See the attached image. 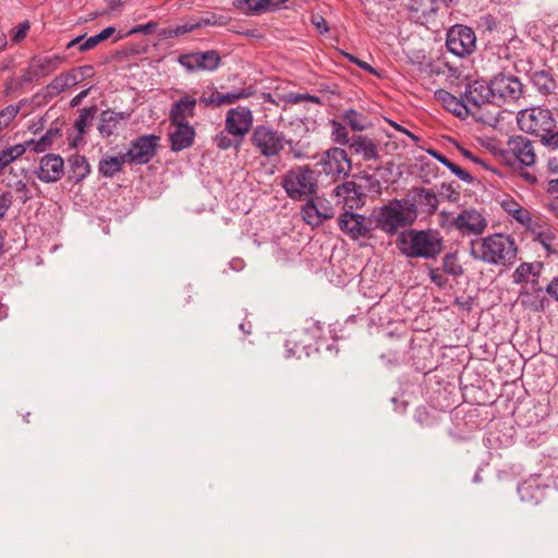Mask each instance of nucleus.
<instances>
[{"label":"nucleus","mask_w":558,"mask_h":558,"mask_svg":"<svg viewBox=\"0 0 558 558\" xmlns=\"http://www.w3.org/2000/svg\"><path fill=\"white\" fill-rule=\"evenodd\" d=\"M515 239L506 233H494L477 238L470 243L471 256L487 265L510 268L518 257Z\"/></svg>","instance_id":"nucleus-1"},{"label":"nucleus","mask_w":558,"mask_h":558,"mask_svg":"<svg viewBox=\"0 0 558 558\" xmlns=\"http://www.w3.org/2000/svg\"><path fill=\"white\" fill-rule=\"evenodd\" d=\"M416 219L417 213L413 203L405 198H393L380 207H375L371 213L374 229L388 235H395L399 229L412 226Z\"/></svg>","instance_id":"nucleus-2"},{"label":"nucleus","mask_w":558,"mask_h":558,"mask_svg":"<svg viewBox=\"0 0 558 558\" xmlns=\"http://www.w3.org/2000/svg\"><path fill=\"white\" fill-rule=\"evenodd\" d=\"M397 247L409 258H436L442 251V238L433 229H407L399 233Z\"/></svg>","instance_id":"nucleus-3"},{"label":"nucleus","mask_w":558,"mask_h":558,"mask_svg":"<svg viewBox=\"0 0 558 558\" xmlns=\"http://www.w3.org/2000/svg\"><path fill=\"white\" fill-rule=\"evenodd\" d=\"M281 186L292 201H305L316 195L318 183L310 166H295L281 177Z\"/></svg>","instance_id":"nucleus-4"},{"label":"nucleus","mask_w":558,"mask_h":558,"mask_svg":"<svg viewBox=\"0 0 558 558\" xmlns=\"http://www.w3.org/2000/svg\"><path fill=\"white\" fill-rule=\"evenodd\" d=\"M517 122L522 132L541 140L546 135L547 131H550L557 124L551 110L539 106L520 110L517 116Z\"/></svg>","instance_id":"nucleus-5"},{"label":"nucleus","mask_w":558,"mask_h":558,"mask_svg":"<svg viewBox=\"0 0 558 558\" xmlns=\"http://www.w3.org/2000/svg\"><path fill=\"white\" fill-rule=\"evenodd\" d=\"M251 142L255 149L267 158L278 156L287 144H291L282 132L268 125H257L253 130Z\"/></svg>","instance_id":"nucleus-6"},{"label":"nucleus","mask_w":558,"mask_h":558,"mask_svg":"<svg viewBox=\"0 0 558 558\" xmlns=\"http://www.w3.org/2000/svg\"><path fill=\"white\" fill-rule=\"evenodd\" d=\"M492 104L498 106L518 100L522 95V84L518 77L498 74L490 81Z\"/></svg>","instance_id":"nucleus-7"},{"label":"nucleus","mask_w":558,"mask_h":558,"mask_svg":"<svg viewBox=\"0 0 558 558\" xmlns=\"http://www.w3.org/2000/svg\"><path fill=\"white\" fill-rule=\"evenodd\" d=\"M323 172L333 180L347 178L352 170V162L347 151L339 147H332L324 153L319 162Z\"/></svg>","instance_id":"nucleus-8"},{"label":"nucleus","mask_w":558,"mask_h":558,"mask_svg":"<svg viewBox=\"0 0 558 558\" xmlns=\"http://www.w3.org/2000/svg\"><path fill=\"white\" fill-rule=\"evenodd\" d=\"M446 46L458 57L469 56L476 47L475 33L468 26L454 25L447 33Z\"/></svg>","instance_id":"nucleus-9"},{"label":"nucleus","mask_w":558,"mask_h":558,"mask_svg":"<svg viewBox=\"0 0 558 558\" xmlns=\"http://www.w3.org/2000/svg\"><path fill=\"white\" fill-rule=\"evenodd\" d=\"M508 163L513 159L524 167H532L536 162L534 142L523 135H515L508 140L504 154Z\"/></svg>","instance_id":"nucleus-10"},{"label":"nucleus","mask_w":558,"mask_h":558,"mask_svg":"<svg viewBox=\"0 0 558 558\" xmlns=\"http://www.w3.org/2000/svg\"><path fill=\"white\" fill-rule=\"evenodd\" d=\"M338 226L339 229L352 240L366 238L374 229V223L371 221V215L365 217L350 210H345L339 216Z\"/></svg>","instance_id":"nucleus-11"},{"label":"nucleus","mask_w":558,"mask_h":558,"mask_svg":"<svg viewBox=\"0 0 558 558\" xmlns=\"http://www.w3.org/2000/svg\"><path fill=\"white\" fill-rule=\"evenodd\" d=\"M65 62V57L60 54L36 56L31 59L29 65L22 76L23 82H32L46 77L57 71Z\"/></svg>","instance_id":"nucleus-12"},{"label":"nucleus","mask_w":558,"mask_h":558,"mask_svg":"<svg viewBox=\"0 0 558 558\" xmlns=\"http://www.w3.org/2000/svg\"><path fill=\"white\" fill-rule=\"evenodd\" d=\"M178 61L189 72L214 71L220 64V56L216 50H208L182 54Z\"/></svg>","instance_id":"nucleus-13"},{"label":"nucleus","mask_w":558,"mask_h":558,"mask_svg":"<svg viewBox=\"0 0 558 558\" xmlns=\"http://www.w3.org/2000/svg\"><path fill=\"white\" fill-rule=\"evenodd\" d=\"M178 93L180 97L173 101L169 111L170 123H189L187 120L195 116L198 93L196 90Z\"/></svg>","instance_id":"nucleus-14"},{"label":"nucleus","mask_w":558,"mask_h":558,"mask_svg":"<svg viewBox=\"0 0 558 558\" xmlns=\"http://www.w3.org/2000/svg\"><path fill=\"white\" fill-rule=\"evenodd\" d=\"M305 201L306 203L301 209V214L305 223L317 227L325 220L331 219L333 217V208L328 201L320 198L314 199L313 196Z\"/></svg>","instance_id":"nucleus-15"},{"label":"nucleus","mask_w":558,"mask_h":558,"mask_svg":"<svg viewBox=\"0 0 558 558\" xmlns=\"http://www.w3.org/2000/svg\"><path fill=\"white\" fill-rule=\"evenodd\" d=\"M452 226L463 235H478L487 228V221L480 211L464 209L453 219Z\"/></svg>","instance_id":"nucleus-16"},{"label":"nucleus","mask_w":558,"mask_h":558,"mask_svg":"<svg viewBox=\"0 0 558 558\" xmlns=\"http://www.w3.org/2000/svg\"><path fill=\"white\" fill-rule=\"evenodd\" d=\"M159 136L144 135L131 144L128 153L124 154L128 161L143 165L147 163L156 154Z\"/></svg>","instance_id":"nucleus-17"},{"label":"nucleus","mask_w":558,"mask_h":558,"mask_svg":"<svg viewBox=\"0 0 558 558\" xmlns=\"http://www.w3.org/2000/svg\"><path fill=\"white\" fill-rule=\"evenodd\" d=\"M252 124V111L246 107L239 106L228 111L225 128L228 134L242 138L250 131Z\"/></svg>","instance_id":"nucleus-18"},{"label":"nucleus","mask_w":558,"mask_h":558,"mask_svg":"<svg viewBox=\"0 0 558 558\" xmlns=\"http://www.w3.org/2000/svg\"><path fill=\"white\" fill-rule=\"evenodd\" d=\"M463 98L469 113L474 116L483 105L492 104L489 85L484 81H474L468 85Z\"/></svg>","instance_id":"nucleus-19"},{"label":"nucleus","mask_w":558,"mask_h":558,"mask_svg":"<svg viewBox=\"0 0 558 558\" xmlns=\"http://www.w3.org/2000/svg\"><path fill=\"white\" fill-rule=\"evenodd\" d=\"M92 73L93 68L90 65L80 66L66 73H62L56 76L47 86L48 94L56 96L64 92L70 86L76 85L78 82L84 80L86 76H89Z\"/></svg>","instance_id":"nucleus-20"},{"label":"nucleus","mask_w":558,"mask_h":558,"mask_svg":"<svg viewBox=\"0 0 558 558\" xmlns=\"http://www.w3.org/2000/svg\"><path fill=\"white\" fill-rule=\"evenodd\" d=\"M64 173L63 159L56 154H48L41 157L39 169L36 172L37 178L45 183L59 181Z\"/></svg>","instance_id":"nucleus-21"},{"label":"nucleus","mask_w":558,"mask_h":558,"mask_svg":"<svg viewBox=\"0 0 558 558\" xmlns=\"http://www.w3.org/2000/svg\"><path fill=\"white\" fill-rule=\"evenodd\" d=\"M333 195L337 197V203L348 207L350 211L363 205V194L360 186L353 181H347L333 190Z\"/></svg>","instance_id":"nucleus-22"},{"label":"nucleus","mask_w":558,"mask_h":558,"mask_svg":"<svg viewBox=\"0 0 558 558\" xmlns=\"http://www.w3.org/2000/svg\"><path fill=\"white\" fill-rule=\"evenodd\" d=\"M171 126L174 128L173 131L170 132V143L171 149L173 151H180L187 147H190L195 137V131L190 123H170Z\"/></svg>","instance_id":"nucleus-23"},{"label":"nucleus","mask_w":558,"mask_h":558,"mask_svg":"<svg viewBox=\"0 0 558 558\" xmlns=\"http://www.w3.org/2000/svg\"><path fill=\"white\" fill-rule=\"evenodd\" d=\"M404 198L413 203L414 209L417 214L418 208H422L426 214H433L438 207L437 195L428 189H415L411 196Z\"/></svg>","instance_id":"nucleus-24"},{"label":"nucleus","mask_w":558,"mask_h":558,"mask_svg":"<svg viewBox=\"0 0 558 558\" xmlns=\"http://www.w3.org/2000/svg\"><path fill=\"white\" fill-rule=\"evenodd\" d=\"M434 97L445 107L446 110L454 116L462 119L470 116L463 96L461 98H457L445 89H437L434 93Z\"/></svg>","instance_id":"nucleus-25"},{"label":"nucleus","mask_w":558,"mask_h":558,"mask_svg":"<svg viewBox=\"0 0 558 558\" xmlns=\"http://www.w3.org/2000/svg\"><path fill=\"white\" fill-rule=\"evenodd\" d=\"M349 146L355 155L362 156L363 160L365 161L377 160L379 158L377 144L367 136H352Z\"/></svg>","instance_id":"nucleus-26"},{"label":"nucleus","mask_w":558,"mask_h":558,"mask_svg":"<svg viewBox=\"0 0 558 558\" xmlns=\"http://www.w3.org/2000/svg\"><path fill=\"white\" fill-rule=\"evenodd\" d=\"M116 32V28L112 26L104 28L100 33L97 35L90 36L89 38L85 39L84 35L77 36L70 40L65 48L71 49L73 47H77L81 52H85L88 50L94 49L97 45L102 43L104 40L108 39L110 36H112Z\"/></svg>","instance_id":"nucleus-27"},{"label":"nucleus","mask_w":558,"mask_h":558,"mask_svg":"<svg viewBox=\"0 0 558 558\" xmlns=\"http://www.w3.org/2000/svg\"><path fill=\"white\" fill-rule=\"evenodd\" d=\"M500 206L502 210L510 216L514 221L520 223L525 228H530L532 223V215L531 213L524 208L520 203H518L511 196H507L500 202Z\"/></svg>","instance_id":"nucleus-28"},{"label":"nucleus","mask_w":558,"mask_h":558,"mask_svg":"<svg viewBox=\"0 0 558 558\" xmlns=\"http://www.w3.org/2000/svg\"><path fill=\"white\" fill-rule=\"evenodd\" d=\"M131 117L129 112H116L106 110L100 116L98 130L102 136H110L114 133L120 121H126Z\"/></svg>","instance_id":"nucleus-29"},{"label":"nucleus","mask_w":558,"mask_h":558,"mask_svg":"<svg viewBox=\"0 0 558 558\" xmlns=\"http://www.w3.org/2000/svg\"><path fill=\"white\" fill-rule=\"evenodd\" d=\"M542 269H543V264L539 262L522 263L513 271L512 280L517 284L526 283L530 281L535 282L536 278H538Z\"/></svg>","instance_id":"nucleus-30"},{"label":"nucleus","mask_w":558,"mask_h":558,"mask_svg":"<svg viewBox=\"0 0 558 558\" xmlns=\"http://www.w3.org/2000/svg\"><path fill=\"white\" fill-rule=\"evenodd\" d=\"M529 229H531L534 234V241L538 242L548 254L557 252L556 244L558 238L548 227L543 228L538 225H531Z\"/></svg>","instance_id":"nucleus-31"},{"label":"nucleus","mask_w":558,"mask_h":558,"mask_svg":"<svg viewBox=\"0 0 558 558\" xmlns=\"http://www.w3.org/2000/svg\"><path fill=\"white\" fill-rule=\"evenodd\" d=\"M69 179L78 183L83 181L90 172V167L84 156L73 155L69 158Z\"/></svg>","instance_id":"nucleus-32"},{"label":"nucleus","mask_w":558,"mask_h":558,"mask_svg":"<svg viewBox=\"0 0 558 558\" xmlns=\"http://www.w3.org/2000/svg\"><path fill=\"white\" fill-rule=\"evenodd\" d=\"M126 160L125 155L104 158L99 162L98 170L102 177L111 178L122 169Z\"/></svg>","instance_id":"nucleus-33"},{"label":"nucleus","mask_w":558,"mask_h":558,"mask_svg":"<svg viewBox=\"0 0 558 558\" xmlns=\"http://www.w3.org/2000/svg\"><path fill=\"white\" fill-rule=\"evenodd\" d=\"M342 119L348 123V125L356 132H362L367 130L372 126V123L369 122L368 118L354 110V109H348L342 113Z\"/></svg>","instance_id":"nucleus-34"},{"label":"nucleus","mask_w":558,"mask_h":558,"mask_svg":"<svg viewBox=\"0 0 558 558\" xmlns=\"http://www.w3.org/2000/svg\"><path fill=\"white\" fill-rule=\"evenodd\" d=\"M61 136L60 130L57 128L49 129L38 141L32 140L31 147L36 153H44L48 150L53 142Z\"/></svg>","instance_id":"nucleus-35"},{"label":"nucleus","mask_w":558,"mask_h":558,"mask_svg":"<svg viewBox=\"0 0 558 558\" xmlns=\"http://www.w3.org/2000/svg\"><path fill=\"white\" fill-rule=\"evenodd\" d=\"M24 105L25 100H21L19 104L9 105L0 111V133L13 123Z\"/></svg>","instance_id":"nucleus-36"},{"label":"nucleus","mask_w":558,"mask_h":558,"mask_svg":"<svg viewBox=\"0 0 558 558\" xmlns=\"http://www.w3.org/2000/svg\"><path fill=\"white\" fill-rule=\"evenodd\" d=\"M254 95V90L252 87L241 88L238 90H232L226 94L219 93V107L225 105H231L236 102L240 99L248 98Z\"/></svg>","instance_id":"nucleus-37"},{"label":"nucleus","mask_w":558,"mask_h":558,"mask_svg":"<svg viewBox=\"0 0 558 558\" xmlns=\"http://www.w3.org/2000/svg\"><path fill=\"white\" fill-rule=\"evenodd\" d=\"M32 143H33V141H26L25 143L15 144L13 146L2 149L8 166L11 162L19 159L20 157H22L26 153V150L31 147Z\"/></svg>","instance_id":"nucleus-38"},{"label":"nucleus","mask_w":558,"mask_h":558,"mask_svg":"<svg viewBox=\"0 0 558 558\" xmlns=\"http://www.w3.org/2000/svg\"><path fill=\"white\" fill-rule=\"evenodd\" d=\"M331 124V138L339 145H350L351 138L347 128L338 121L332 120Z\"/></svg>","instance_id":"nucleus-39"},{"label":"nucleus","mask_w":558,"mask_h":558,"mask_svg":"<svg viewBox=\"0 0 558 558\" xmlns=\"http://www.w3.org/2000/svg\"><path fill=\"white\" fill-rule=\"evenodd\" d=\"M444 271L450 276L459 277L463 274V268L453 254H447L442 260Z\"/></svg>","instance_id":"nucleus-40"},{"label":"nucleus","mask_w":558,"mask_h":558,"mask_svg":"<svg viewBox=\"0 0 558 558\" xmlns=\"http://www.w3.org/2000/svg\"><path fill=\"white\" fill-rule=\"evenodd\" d=\"M195 20L199 24V28L204 26H226L230 21L228 16L216 13H207L205 16Z\"/></svg>","instance_id":"nucleus-41"},{"label":"nucleus","mask_w":558,"mask_h":558,"mask_svg":"<svg viewBox=\"0 0 558 558\" xmlns=\"http://www.w3.org/2000/svg\"><path fill=\"white\" fill-rule=\"evenodd\" d=\"M283 99L289 104H300L303 101L320 104L319 97L310 94L288 93L283 96Z\"/></svg>","instance_id":"nucleus-42"},{"label":"nucleus","mask_w":558,"mask_h":558,"mask_svg":"<svg viewBox=\"0 0 558 558\" xmlns=\"http://www.w3.org/2000/svg\"><path fill=\"white\" fill-rule=\"evenodd\" d=\"M197 101L204 107H219V92L215 88L209 92H204L197 97Z\"/></svg>","instance_id":"nucleus-43"},{"label":"nucleus","mask_w":558,"mask_h":558,"mask_svg":"<svg viewBox=\"0 0 558 558\" xmlns=\"http://www.w3.org/2000/svg\"><path fill=\"white\" fill-rule=\"evenodd\" d=\"M271 0H238L239 4L244 3L246 5V10L250 12H260L266 10Z\"/></svg>","instance_id":"nucleus-44"},{"label":"nucleus","mask_w":558,"mask_h":558,"mask_svg":"<svg viewBox=\"0 0 558 558\" xmlns=\"http://www.w3.org/2000/svg\"><path fill=\"white\" fill-rule=\"evenodd\" d=\"M541 143L549 148L557 150L558 149V129L557 125L551 128L550 131H547L546 135L542 138Z\"/></svg>","instance_id":"nucleus-45"},{"label":"nucleus","mask_w":558,"mask_h":558,"mask_svg":"<svg viewBox=\"0 0 558 558\" xmlns=\"http://www.w3.org/2000/svg\"><path fill=\"white\" fill-rule=\"evenodd\" d=\"M13 204V195L10 192H0V220L3 219Z\"/></svg>","instance_id":"nucleus-46"},{"label":"nucleus","mask_w":558,"mask_h":558,"mask_svg":"<svg viewBox=\"0 0 558 558\" xmlns=\"http://www.w3.org/2000/svg\"><path fill=\"white\" fill-rule=\"evenodd\" d=\"M29 27H31L29 23L27 21H25V22L21 23L16 28L12 29V33H11L12 41H14V43L22 41L26 37V35L29 31Z\"/></svg>","instance_id":"nucleus-47"},{"label":"nucleus","mask_w":558,"mask_h":558,"mask_svg":"<svg viewBox=\"0 0 558 558\" xmlns=\"http://www.w3.org/2000/svg\"><path fill=\"white\" fill-rule=\"evenodd\" d=\"M177 36H182L199 28V24L196 23L195 19L189 20L186 23L174 26Z\"/></svg>","instance_id":"nucleus-48"},{"label":"nucleus","mask_w":558,"mask_h":558,"mask_svg":"<svg viewBox=\"0 0 558 558\" xmlns=\"http://www.w3.org/2000/svg\"><path fill=\"white\" fill-rule=\"evenodd\" d=\"M15 192L22 204L27 203L32 198V194L27 187V184L23 181L16 182Z\"/></svg>","instance_id":"nucleus-49"},{"label":"nucleus","mask_w":558,"mask_h":558,"mask_svg":"<svg viewBox=\"0 0 558 558\" xmlns=\"http://www.w3.org/2000/svg\"><path fill=\"white\" fill-rule=\"evenodd\" d=\"M429 278L433 283L436 286L444 288L448 283V279L445 275L437 268H433L429 270Z\"/></svg>","instance_id":"nucleus-50"},{"label":"nucleus","mask_w":558,"mask_h":558,"mask_svg":"<svg viewBox=\"0 0 558 558\" xmlns=\"http://www.w3.org/2000/svg\"><path fill=\"white\" fill-rule=\"evenodd\" d=\"M453 174H456L461 181L470 183L473 180V177L462 169L461 167L457 166L456 163H451L448 168Z\"/></svg>","instance_id":"nucleus-51"},{"label":"nucleus","mask_w":558,"mask_h":558,"mask_svg":"<svg viewBox=\"0 0 558 558\" xmlns=\"http://www.w3.org/2000/svg\"><path fill=\"white\" fill-rule=\"evenodd\" d=\"M215 144L220 149H228L233 145L232 140L225 133L216 135Z\"/></svg>","instance_id":"nucleus-52"},{"label":"nucleus","mask_w":558,"mask_h":558,"mask_svg":"<svg viewBox=\"0 0 558 558\" xmlns=\"http://www.w3.org/2000/svg\"><path fill=\"white\" fill-rule=\"evenodd\" d=\"M345 57L348 58V60L350 62L356 64L357 66H360L364 71H366L368 73H372V74H376L375 69L371 64H368L367 62L362 61V60L357 59L356 57H354V56H352L350 53H347Z\"/></svg>","instance_id":"nucleus-53"},{"label":"nucleus","mask_w":558,"mask_h":558,"mask_svg":"<svg viewBox=\"0 0 558 558\" xmlns=\"http://www.w3.org/2000/svg\"><path fill=\"white\" fill-rule=\"evenodd\" d=\"M312 23L320 34H325L329 31L327 21L323 16H313Z\"/></svg>","instance_id":"nucleus-54"},{"label":"nucleus","mask_w":558,"mask_h":558,"mask_svg":"<svg viewBox=\"0 0 558 558\" xmlns=\"http://www.w3.org/2000/svg\"><path fill=\"white\" fill-rule=\"evenodd\" d=\"M427 154L430 155L432 157H434L437 161H439L441 165H444L447 168H449L450 165L452 163L445 155H442L441 153H439L438 150H436L434 148H428Z\"/></svg>","instance_id":"nucleus-55"},{"label":"nucleus","mask_w":558,"mask_h":558,"mask_svg":"<svg viewBox=\"0 0 558 558\" xmlns=\"http://www.w3.org/2000/svg\"><path fill=\"white\" fill-rule=\"evenodd\" d=\"M533 488V486L529 483H522L518 486V493L521 496L522 500H531L533 499L532 496H530V490Z\"/></svg>","instance_id":"nucleus-56"},{"label":"nucleus","mask_w":558,"mask_h":558,"mask_svg":"<svg viewBox=\"0 0 558 558\" xmlns=\"http://www.w3.org/2000/svg\"><path fill=\"white\" fill-rule=\"evenodd\" d=\"M546 292L558 302V276L547 284Z\"/></svg>","instance_id":"nucleus-57"},{"label":"nucleus","mask_w":558,"mask_h":558,"mask_svg":"<svg viewBox=\"0 0 558 558\" xmlns=\"http://www.w3.org/2000/svg\"><path fill=\"white\" fill-rule=\"evenodd\" d=\"M156 25H157L156 23L149 22V23H147L145 25H140V26L134 27L131 31V33H143V34L148 35V34H151L154 32Z\"/></svg>","instance_id":"nucleus-58"},{"label":"nucleus","mask_w":558,"mask_h":558,"mask_svg":"<svg viewBox=\"0 0 558 558\" xmlns=\"http://www.w3.org/2000/svg\"><path fill=\"white\" fill-rule=\"evenodd\" d=\"M460 151L463 155V157H465L466 159H470L471 161L485 167L484 161L482 159H480L478 157L474 156L471 150L461 148Z\"/></svg>","instance_id":"nucleus-59"},{"label":"nucleus","mask_w":558,"mask_h":558,"mask_svg":"<svg viewBox=\"0 0 558 558\" xmlns=\"http://www.w3.org/2000/svg\"><path fill=\"white\" fill-rule=\"evenodd\" d=\"M546 190L550 195L558 198V179L549 180Z\"/></svg>","instance_id":"nucleus-60"},{"label":"nucleus","mask_w":558,"mask_h":558,"mask_svg":"<svg viewBox=\"0 0 558 558\" xmlns=\"http://www.w3.org/2000/svg\"><path fill=\"white\" fill-rule=\"evenodd\" d=\"M391 125L399 132H402L404 134H407L414 143H417L420 141V137L416 136L415 134H413L412 132L405 130L404 128H402L401 125H399L398 123H395V122H391Z\"/></svg>","instance_id":"nucleus-61"},{"label":"nucleus","mask_w":558,"mask_h":558,"mask_svg":"<svg viewBox=\"0 0 558 558\" xmlns=\"http://www.w3.org/2000/svg\"><path fill=\"white\" fill-rule=\"evenodd\" d=\"M289 145H290L289 153L292 155V157L294 159H299L300 160V159L306 158V154L303 153V150L301 148L292 146V143L289 144Z\"/></svg>","instance_id":"nucleus-62"},{"label":"nucleus","mask_w":558,"mask_h":558,"mask_svg":"<svg viewBox=\"0 0 558 558\" xmlns=\"http://www.w3.org/2000/svg\"><path fill=\"white\" fill-rule=\"evenodd\" d=\"M174 32H175L174 26H169V27L162 28L159 32V36L162 37V38H174V37H178L177 34H174Z\"/></svg>","instance_id":"nucleus-63"},{"label":"nucleus","mask_w":558,"mask_h":558,"mask_svg":"<svg viewBox=\"0 0 558 558\" xmlns=\"http://www.w3.org/2000/svg\"><path fill=\"white\" fill-rule=\"evenodd\" d=\"M548 170L553 173H558V159L551 158L548 160Z\"/></svg>","instance_id":"nucleus-64"}]
</instances>
